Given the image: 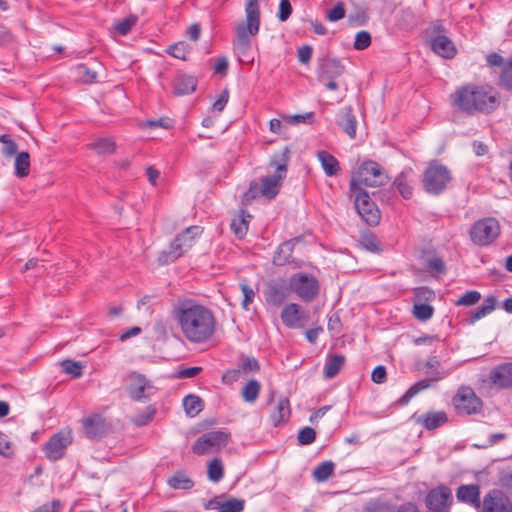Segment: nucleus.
<instances>
[{
    "mask_svg": "<svg viewBox=\"0 0 512 512\" xmlns=\"http://www.w3.org/2000/svg\"><path fill=\"white\" fill-rule=\"evenodd\" d=\"M500 234L499 222L492 217L476 221L470 229V237L478 246H488L493 243Z\"/></svg>",
    "mask_w": 512,
    "mask_h": 512,
    "instance_id": "6",
    "label": "nucleus"
},
{
    "mask_svg": "<svg viewBox=\"0 0 512 512\" xmlns=\"http://www.w3.org/2000/svg\"><path fill=\"white\" fill-rule=\"evenodd\" d=\"M199 226H190L181 234H179L171 243L168 251H163L158 257L160 264H168L175 261L183 255V253L192 247L194 239L201 234Z\"/></svg>",
    "mask_w": 512,
    "mask_h": 512,
    "instance_id": "5",
    "label": "nucleus"
},
{
    "mask_svg": "<svg viewBox=\"0 0 512 512\" xmlns=\"http://www.w3.org/2000/svg\"><path fill=\"white\" fill-rule=\"evenodd\" d=\"M285 175L273 174L262 178L260 193L267 199H273L279 193L281 182Z\"/></svg>",
    "mask_w": 512,
    "mask_h": 512,
    "instance_id": "24",
    "label": "nucleus"
},
{
    "mask_svg": "<svg viewBox=\"0 0 512 512\" xmlns=\"http://www.w3.org/2000/svg\"><path fill=\"white\" fill-rule=\"evenodd\" d=\"M364 512H393V507L387 501L376 498L365 504Z\"/></svg>",
    "mask_w": 512,
    "mask_h": 512,
    "instance_id": "45",
    "label": "nucleus"
},
{
    "mask_svg": "<svg viewBox=\"0 0 512 512\" xmlns=\"http://www.w3.org/2000/svg\"><path fill=\"white\" fill-rule=\"evenodd\" d=\"M454 106L460 111L474 115L491 113L500 105L499 93L488 84H468L455 91Z\"/></svg>",
    "mask_w": 512,
    "mask_h": 512,
    "instance_id": "2",
    "label": "nucleus"
},
{
    "mask_svg": "<svg viewBox=\"0 0 512 512\" xmlns=\"http://www.w3.org/2000/svg\"><path fill=\"white\" fill-rule=\"evenodd\" d=\"M280 317L286 327L295 329L303 327L309 315L299 304L289 303L283 307Z\"/></svg>",
    "mask_w": 512,
    "mask_h": 512,
    "instance_id": "15",
    "label": "nucleus"
},
{
    "mask_svg": "<svg viewBox=\"0 0 512 512\" xmlns=\"http://www.w3.org/2000/svg\"><path fill=\"white\" fill-rule=\"evenodd\" d=\"M444 25L437 21L431 27L426 29V43L430 49L443 58H448V38L444 35Z\"/></svg>",
    "mask_w": 512,
    "mask_h": 512,
    "instance_id": "12",
    "label": "nucleus"
},
{
    "mask_svg": "<svg viewBox=\"0 0 512 512\" xmlns=\"http://www.w3.org/2000/svg\"><path fill=\"white\" fill-rule=\"evenodd\" d=\"M290 416L289 401L282 398L278 401L275 410L271 414V419L275 426L285 422Z\"/></svg>",
    "mask_w": 512,
    "mask_h": 512,
    "instance_id": "35",
    "label": "nucleus"
},
{
    "mask_svg": "<svg viewBox=\"0 0 512 512\" xmlns=\"http://www.w3.org/2000/svg\"><path fill=\"white\" fill-rule=\"evenodd\" d=\"M239 286L243 294L242 307L243 309L248 310L249 305L252 304L254 301L255 291L245 279L239 282Z\"/></svg>",
    "mask_w": 512,
    "mask_h": 512,
    "instance_id": "48",
    "label": "nucleus"
},
{
    "mask_svg": "<svg viewBox=\"0 0 512 512\" xmlns=\"http://www.w3.org/2000/svg\"><path fill=\"white\" fill-rule=\"evenodd\" d=\"M360 187H379L388 182V175L375 161H365L359 167L357 176L353 178Z\"/></svg>",
    "mask_w": 512,
    "mask_h": 512,
    "instance_id": "10",
    "label": "nucleus"
},
{
    "mask_svg": "<svg viewBox=\"0 0 512 512\" xmlns=\"http://www.w3.org/2000/svg\"><path fill=\"white\" fill-rule=\"evenodd\" d=\"M427 268L431 272L444 273L445 272V263L441 258L434 256V257L428 259Z\"/></svg>",
    "mask_w": 512,
    "mask_h": 512,
    "instance_id": "60",
    "label": "nucleus"
},
{
    "mask_svg": "<svg viewBox=\"0 0 512 512\" xmlns=\"http://www.w3.org/2000/svg\"><path fill=\"white\" fill-rule=\"evenodd\" d=\"M246 20L236 25L235 49L245 55L251 47L250 36L258 34L260 29L259 0H245Z\"/></svg>",
    "mask_w": 512,
    "mask_h": 512,
    "instance_id": "3",
    "label": "nucleus"
},
{
    "mask_svg": "<svg viewBox=\"0 0 512 512\" xmlns=\"http://www.w3.org/2000/svg\"><path fill=\"white\" fill-rule=\"evenodd\" d=\"M345 6L343 2H338L332 9L327 12V19L336 22L345 17Z\"/></svg>",
    "mask_w": 512,
    "mask_h": 512,
    "instance_id": "58",
    "label": "nucleus"
},
{
    "mask_svg": "<svg viewBox=\"0 0 512 512\" xmlns=\"http://www.w3.org/2000/svg\"><path fill=\"white\" fill-rule=\"evenodd\" d=\"M448 181L446 166L437 161H431L423 173L422 183L424 190L429 194H439L444 191Z\"/></svg>",
    "mask_w": 512,
    "mask_h": 512,
    "instance_id": "7",
    "label": "nucleus"
},
{
    "mask_svg": "<svg viewBox=\"0 0 512 512\" xmlns=\"http://www.w3.org/2000/svg\"><path fill=\"white\" fill-rule=\"evenodd\" d=\"M349 188L351 196L354 197V205L359 216L370 226L378 225L381 213L369 194L354 179L351 180Z\"/></svg>",
    "mask_w": 512,
    "mask_h": 512,
    "instance_id": "4",
    "label": "nucleus"
},
{
    "mask_svg": "<svg viewBox=\"0 0 512 512\" xmlns=\"http://www.w3.org/2000/svg\"><path fill=\"white\" fill-rule=\"evenodd\" d=\"M495 305H496L495 297L488 296L487 298H485V300L481 306H479L476 310L470 312L467 322L469 324H474L476 321L484 318L485 316L490 314L495 309Z\"/></svg>",
    "mask_w": 512,
    "mask_h": 512,
    "instance_id": "31",
    "label": "nucleus"
},
{
    "mask_svg": "<svg viewBox=\"0 0 512 512\" xmlns=\"http://www.w3.org/2000/svg\"><path fill=\"white\" fill-rule=\"evenodd\" d=\"M345 67L337 59L327 61L323 66L321 77L324 79H336L344 73Z\"/></svg>",
    "mask_w": 512,
    "mask_h": 512,
    "instance_id": "36",
    "label": "nucleus"
},
{
    "mask_svg": "<svg viewBox=\"0 0 512 512\" xmlns=\"http://www.w3.org/2000/svg\"><path fill=\"white\" fill-rule=\"evenodd\" d=\"M241 374L242 371L239 367L236 369L228 370L223 374L222 381L225 384H232L240 379Z\"/></svg>",
    "mask_w": 512,
    "mask_h": 512,
    "instance_id": "63",
    "label": "nucleus"
},
{
    "mask_svg": "<svg viewBox=\"0 0 512 512\" xmlns=\"http://www.w3.org/2000/svg\"><path fill=\"white\" fill-rule=\"evenodd\" d=\"M260 390H261L260 383L255 379H251L243 387L241 396L245 402L253 403L258 398V396L260 394Z\"/></svg>",
    "mask_w": 512,
    "mask_h": 512,
    "instance_id": "38",
    "label": "nucleus"
},
{
    "mask_svg": "<svg viewBox=\"0 0 512 512\" xmlns=\"http://www.w3.org/2000/svg\"><path fill=\"white\" fill-rule=\"evenodd\" d=\"M85 435L90 438H101L108 431L105 419L99 414L90 415L82 420Z\"/></svg>",
    "mask_w": 512,
    "mask_h": 512,
    "instance_id": "20",
    "label": "nucleus"
},
{
    "mask_svg": "<svg viewBox=\"0 0 512 512\" xmlns=\"http://www.w3.org/2000/svg\"><path fill=\"white\" fill-rule=\"evenodd\" d=\"M90 147L99 155H110L114 153L116 145L111 138H99Z\"/></svg>",
    "mask_w": 512,
    "mask_h": 512,
    "instance_id": "41",
    "label": "nucleus"
},
{
    "mask_svg": "<svg viewBox=\"0 0 512 512\" xmlns=\"http://www.w3.org/2000/svg\"><path fill=\"white\" fill-rule=\"evenodd\" d=\"M296 241L297 239H291L279 245L273 256L274 265L293 264L294 267H301V261H296L292 256Z\"/></svg>",
    "mask_w": 512,
    "mask_h": 512,
    "instance_id": "21",
    "label": "nucleus"
},
{
    "mask_svg": "<svg viewBox=\"0 0 512 512\" xmlns=\"http://www.w3.org/2000/svg\"><path fill=\"white\" fill-rule=\"evenodd\" d=\"M447 420L448 417L444 411L428 412L416 418V422L427 430H434L444 425Z\"/></svg>",
    "mask_w": 512,
    "mask_h": 512,
    "instance_id": "25",
    "label": "nucleus"
},
{
    "mask_svg": "<svg viewBox=\"0 0 512 512\" xmlns=\"http://www.w3.org/2000/svg\"><path fill=\"white\" fill-rule=\"evenodd\" d=\"M290 292V283L286 284L285 281L272 283L266 290V301L278 307L289 297Z\"/></svg>",
    "mask_w": 512,
    "mask_h": 512,
    "instance_id": "22",
    "label": "nucleus"
},
{
    "mask_svg": "<svg viewBox=\"0 0 512 512\" xmlns=\"http://www.w3.org/2000/svg\"><path fill=\"white\" fill-rule=\"evenodd\" d=\"M317 157L327 176L333 177L338 175V173L340 172V164L339 161L332 154L322 150L317 153Z\"/></svg>",
    "mask_w": 512,
    "mask_h": 512,
    "instance_id": "29",
    "label": "nucleus"
},
{
    "mask_svg": "<svg viewBox=\"0 0 512 512\" xmlns=\"http://www.w3.org/2000/svg\"><path fill=\"white\" fill-rule=\"evenodd\" d=\"M147 126L150 128H164L170 129L173 127V121L168 117H162L157 120H150L147 122Z\"/></svg>",
    "mask_w": 512,
    "mask_h": 512,
    "instance_id": "64",
    "label": "nucleus"
},
{
    "mask_svg": "<svg viewBox=\"0 0 512 512\" xmlns=\"http://www.w3.org/2000/svg\"><path fill=\"white\" fill-rule=\"evenodd\" d=\"M481 299V294L478 291H467L461 297L454 301L456 306H472Z\"/></svg>",
    "mask_w": 512,
    "mask_h": 512,
    "instance_id": "52",
    "label": "nucleus"
},
{
    "mask_svg": "<svg viewBox=\"0 0 512 512\" xmlns=\"http://www.w3.org/2000/svg\"><path fill=\"white\" fill-rule=\"evenodd\" d=\"M183 337L192 344H202L212 338L216 331L213 311L192 298L178 299L171 309Z\"/></svg>",
    "mask_w": 512,
    "mask_h": 512,
    "instance_id": "1",
    "label": "nucleus"
},
{
    "mask_svg": "<svg viewBox=\"0 0 512 512\" xmlns=\"http://www.w3.org/2000/svg\"><path fill=\"white\" fill-rule=\"evenodd\" d=\"M72 443L70 431H59L44 444L43 450L50 461L61 459L67 447Z\"/></svg>",
    "mask_w": 512,
    "mask_h": 512,
    "instance_id": "13",
    "label": "nucleus"
},
{
    "mask_svg": "<svg viewBox=\"0 0 512 512\" xmlns=\"http://www.w3.org/2000/svg\"><path fill=\"white\" fill-rule=\"evenodd\" d=\"M245 501L243 499L230 498L222 501L220 512H242L244 510Z\"/></svg>",
    "mask_w": 512,
    "mask_h": 512,
    "instance_id": "53",
    "label": "nucleus"
},
{
    "mask_svg": "<svg viewBox=\"0 0 512 512\" xmlns=\"http://www.w3.org/2000/svg\"><path fill=\"white\" fill-rule=\"evenodd\" d=\"M297 439L301 445H310L316 439V432L311 427H304L299 431Z\"/></svg>",
    "mask_w": 512,
    "mask_h": 512,
    "instance_id": "56",
    "label": "nucleus"
},
{
    "mask_svg": "<svg viewBox=\"0 0 512 512\" xmlns=\"http://www.w3.org/2000/svg\"><path fill=\"white\" fill-rule=\"evenodd\" d=\"M289 282L291 291L305 302L312 301L319 293V281L312 274L304 272L293 274Z\"/></svg>",
    "mask_w": 512,
    "mask_h": 512,
    "instance_id": "8",
    "label": "nucleus"
},
{
    "mask_svg": "<svg viewBox=\"0 0 512 512\" xmlns=\"http://www.w3.org/2000/svg\"><path fill=\"white\" fill-rule=\"evenodd\" d=\"M454 406L458 414L471 415L477 413L481 407V400L469 387H462L453 398Z\"/></svg>",
    "mask_w": 512,
    "mask_h": 512,
    "instance_id": "14",
    "label": "nucleus"
},
{
    "mask_svg": "<svg viewBox=\"0 0 512 512\" xmlns=\"http://www.w3.org/2000/svg\"><path fill=\"white\" fill-rule=\"evenodd\" d=\"M486 62L491 68H498L497 86L505 91H512V56L505 60L496 52L489 53L486 56ZM496 73V71H494Z\"/></svg>",
    "mask_w": 512,
    "mask_h": 512,
    "instance_id": "11",
    "label": "nucleus"
},
{
    "mask_svg": "<svg viewBox=\"0 0 512 512\" xmlns=\"http://www.w3.org/2000/svg\"><path fill=\"white\" fill-rule=\"evenodd\" d=\"M183 406L187 415L193 417L202 411L203 401L200 397L190 394L184 397Z\"/></svg>",
    "mask_w": 512,
    "mask_h": 512,
    "instance_id": "39",
    "label": "nucleus"
},
{
    "mask_svg": "<svg viewBox=\"0 0 512 512\" xmlns=\"http://www.w3.org/2000/svg\"><path fill=\"white\" fill-rule=\"evenodd\" d=\"M334 468L332 461H324L315 467L313 477L317 482H324L333 474Z\"/></svg>",
    "mask_w": 512,
    "mask_h": 512,
    "instance_id": "42",
    "label": "nucleus"
},
{
    "mask_svg": "<svg viewBox=\"0 0 512 512\" xmlns=\"http://www.w3.org/2000/svg\"><path fill=\"white\" fill-rule=\"evenodd\" d=\"M230 434L225 430L210 431L202 434L193 444L192 452L202 456L218 451L229 442Z\"/></svg>",
    "mask_w": 512,
    "mask_h": 512,
    "instance_id": "9",
    "label": "nucleus"
},
{
    "mask_svg": "<svg viewBox=\"0 0 512 512\" xmlns=\"http://www.w3.org/2000/svg\"><path fill=\"white\" fill-rule=\"evenodd\" d=\"M371 379L374 383L382 384L387 379L386 368L383 365H379L372 371Z\"/></svg>",
    "mask_w": 512,
    "mask_h": 512,
    "instance_id": "61",
    "label": "nucleus"
},
{
    "mask_svg": "<svg viewBox=\"0 0 512 512\" xmlns=\"http://www.w3.org/2000/svg\"><path fill=\"white\" fill-rule=\"evenodd\" d=\"M290 160V149L285 147L278 153H275L270 160V166L275 167V174L285 175L287 171V165Z\"/></svg>",
    "mask_w": 512,
    "mask_h": 512,
    "instance_id": "33",
    "label": "nucleus"
},
{
    "mask_svg": "<svg viewBox=\"0 0 512 512\" xmlns=\"http://www.w3.org/2000/svg\"><path fill=\"white\" fill-rule=\"evenodd\" d=\"M208 478L213 482H219L224 476V469L220 459L215 458L208 464Z\"/></svg>",
    "mask_w": 512,
    "mask_h": 512,
    "instance_id": "46",
    "label": "nucleus"
},
{
    "mask_svg": "<svg viewBox=\"0 0 512 512\" xmlns=\"http://www.w3.org/2000/svg\"><path fill=\"white\" fill-rule=\"evenodd\" d=\"M77 77L85 83H93L97 79V73L86 64H79L75 67Z\"/></svg>",
    "mask_w": 512,
    "mask_h": 512,
    "instance_id": "49",
    "label": "nucleus"
},
{
    "mask_svg": "<svg viewBox=\"0 0 512 512\" xmlns=\"http://www.w3.org/2000/svg\"><path fill=\"white\" fill-rule=\"evenodd\" d=\"M190 51L191 46L185 41L174 43L170 45L166 50L169 55L180 60H186Z\"/></svg>",
    "mask_w": 512,
    "mask_h": 512,
    "instance_id": "44",
    "label": "nucleus"
},
{
    "mask_svg": "<svg viewBox=\"0 0 512 512\" xmlns=\"http://www.w3.org/2000/svg\"><path fill=\"white\" fill-rule=\"evenodd\" d=\"M156 414V408L153 405L145 407L143 410L138 411L132 418L134 425L142 427L151 422Z\"/></svg>",
    "mask_w": 512,
    "mask_h": 512,
    "instance_id": "43",
    "label": "nucleus"
},
{
    "mask_svg": "<svg viewBox=\"0 0 512 512\" xmlns=\"http://www.w3.org/2000/svg\"><path fill=\"white\" fill-rule=\"evenodd\" d=\"M425 504L428 512H448V488L439 486L429 491Z\"/></svg>",
    "mask_w": 512,
    "mask_h": 512,
    "instance_id": "18",
    "label": "nucleus"
},
{
    "mask_svg": "<svg viewBox=\"0 0 512 512\" xmlns=\"http://www.w3.org/2000/svg\"><path fill=\"white\" fill-rule=\"evenodd\" d=\"M482 512H512V504L501 492L493 490L485 495Z\"/></svg>",
    "mask_w": 512,
    "mask_h": 512,
    "instance_id": "19",
    "label": "nucleus"
},
{
    "mask_svg": "<svg viewBox=\"0 0 512 512\" xmlns=\"http://www.w3.org/2000/svg\"><path fill=\"white\" fill-rule=\"evenodd\" d=\"M251 218L252 216L244 210H241L240 213L233 218L230 226L238 239H243L246 236L249 227V220Z\"/></svg>",
    "mask_w": 512,
    "mask_h": 512,
    "instance_id": "30",
    "label": "nucleus"
},
{
    "mask_svg": "<svg viewBox=\"0 0 512 512\" xmlns=\"http://www.w3.org/2000/svg\"><path fill=\"white\" fill-rule=\"evenodd\" d=\"M175 490H190L194 487V481L184 471H176L167 481Z\"/></svg>",
    "mask_w": 512,
    "mask_h": 512,
    "instance_id": "32",
    "label": "nucleus"
},
{
    "mask_svg": "<svg viewBox=\"0 0 512 512\" xmlns=\"http://www.w3.org/2000/svg\"><path fill=\"white\" fill-rule=\"evenodd\" d=\"M197 80L195 77L190 75L178 76L173 84V91L175 95L182 96L187 95L195 91Z\"/></svg>",
    "mask_w": 512,
    "mask_h": 512,
    "instance_id": "28",
    "label": "nucleus"
},
{
    "mask_svg": "<svg viewBox=\"0 0 512 512\" xmlns=\"http://www.w3.org/2000/svg\"><path fill=\"white\" fill-rule=\"evenodd\" d=\"M431 385L430 379H422L414 383L399 399V403L402 405L407 404L413 397H415L421 391L427 389Z\"/></svg>",
    "mask_w": 512,
    "mask_h": 512,
    "instance_id": "37",
    "label": "nucleus"
},
{
    "mask_svg": "<svg viewBox=\"0 0 512 512\" xmlns=\"http://www.w3.org/2000/svg\"><path fill=\"white\" fill-rule=\"evenodd\" d=\"M337 124L351 139L356 137L357 119L351 106L340 109Z\"/></svg>",
    "mask_w": 512,
    "mask_h": 512,
    "instance_id": "23",
    "label": "nucleus"
},
{
    "mask_svg": "<svg viewBox=\"0 0 512 512\" xmlns=\"http://www.w3.org/2000/svg\"><path fill=\"white\" fill-rule=\"evenodd\" d=\"M345 363V357L340 354H335L329 357L324 366V375L327 379L334 378Z\"/></svg>",
    "mask_w": 512,
    "mask_h": 512,
    "instance_id": "34",
    "label": "nucleus"
},
{
    "mask_svg": "<svg viewBox=\"0 0 512 512\" xmlns=\"http://www.w3.org/2000/svg\"><path fill=\"white\" fill-rule=\"evenodd\" d=\"M361 245L370 252H379L381 250L380 241L372 233L364 234L362 236Z\"/></svg>",
    "mask_w": 512,
    "mask_h": 512,
    "instance_id": "55",
    "label": "nucleus"
},
{
    "mask_svg": "<svg viewBox=\"0 0 512 512\" xmlns=\"http://www.w3.org/2000/svg\"><path fill=\"white\" fill-rule=\"evenodd\" d=\"M156 389L142 374H132L128 388L130 397L135 401H141L155 393Z\"/></svg>",
    "mask_w": 512,
    "mask_h": 512,
    "instance_id": "17",
    "label": "nucleus"
},
{
    "mask_svg": "<svg viewBox=\"0 0 512 512\" xmlns=\"http://www.w3.org/2000/svg\"><path fill=\"white\" fill-rule=\"evenodd\" d=\"M137 23V16L130 15L115 24V30L120 35H127Z\"/></svg>",
    "mask_w": 512,
    "mask_h": 512,
    "instance_id": "54",
    "label": "nucleus"
},
{
    "mask_svg": "<svg viewBox=\"0 0 512 512\" xmlns=\"http://www.w3.org/2000/svg\"><path fill=\"white\" fill-rule=\"evenodd\" d=\"M457 499L461 502L472 504L474 507H480V491L476 485H462L456 493Z\"/></svg>",
    "mask_w": 512,
    "mask_h": 512,
    "instance_id": "26",
    "label": "nucleus"
},
{
    "mask_svg": "<svg viewBox=\"0 0 512 512\" xmlns=\"http://www.w3.org/2000/svg\"><path fill=\"white\" fill-rule=\"evenodd\" d=\"M413 174L412 169L402 171L394 180V187L399 191L404 199H410L413 195L412 180L410 175Z\"/></svg>",
    "mask_w": 512,
    "mask_h": 512,
    "instance_id": "27",
    "label": "nucleus"
},
{
    "mask_svg": "<svg viewBox=\"0 0 512 512\" xmlns=\"http://www.w3.org/2000/svg\"><path fill=\"white\" fill-rule=\"evenodd\" d=\"M292 14V6L289 0H280L278 19L281 22H285Z\"/></svg>",
    "mask_w": 512,
    "mask_h": 512,
    "instance_id": "59",
    "label": "nucleus"
},
{
    "mask_svg": "<svg viewBox=\"0 0 512 512\" xmlns=\"http://www.w3.org/2000/svg\"><path fill=\"white\" fill-rule=\"evenodd\" d=\"M15 174L18 177H26L30 171V156L28 152H20L15 158Z\"/></svg>",
    "mask_w": 512,
    "mask_h": 512,
    "instance_id": "40",
    "label": "nucleus"
},
{
    "mask_svg": "<svg viewBox=\"0 0 512 512\" xmlns=\"http://www.w3.org/2000/svg\"><path fill=\"white\" fill-rule=\"evenodd\" d=\"M61 505L62 504H61L60 500L54 499L49 503H45V504L39 506L32 512H59Z\"/></svg>",
    "mask_w": 512,
    "mask_h": 512,
    "instance_id": "62",
    "label": "nucleus"
},
{
    "mask_svg": "<svg viewBox=\"0 0 512 512\" xmlns=\"http://www.w3.org/2000/svg\"><path fill=\"white\" fill-rule=\"evenodd\" d=\"M61 367L66 374L73 378H79L83 374V366L80 362L66 359L61 362Z\"/></svg>",
    "mask_w": 512,
    "mask_h": 512,
    "instance_id": "47",
    "label": "nucleus"
},
{
    "mask_svg": "<svg viewBox=\"0 0 512 512\" xmlns=\"http://www.w3.org/2000/svg\"><path fill=\"white\" fill-rule=\"evenodd\" d=\"M434 309L431 305L425 303H415L413 306V315L421 321H426L433 316Z\"/></svg>",
    "mask_w": 512,
    "mask_h": 512,
    "instance_id": "51",
    "label": "nucleus"
},
{
    "mask_svg": "<svg viewBox=\"0 0 512 512\" xmlns=\"http://www.w3.org/2000/svg\"><path fill=\"white\" fill-rule=\"evenodd\" d=\"M238 366L244 374L255 373L260 370V364L254 357L242 356Z\"/></svg>",
    "mask_w": 512,
    "mask_h": 512,
    "instance_id": "50",
    "label": "nucleus"
},
{
    "mask_svg": "<svg viewBox=\"0 0 512 512\" xmlns=\"http://www.w3.org/2000/svg\"><path fill=\"white\" fill-rule=\"evenodd\" d=\"M490 384L498 389H512V362L493 367L488 375Z\"/></svg>",
    "mask_w": 512,
    "mask_h": 512,
    "instance_id": "16",
    "label": "nucleus"
},
{
    "mask_svg": "<svg viewBox=\"0 0 512 512\" xmlns=\"http://www.w3.org/2000/svg\"><path fill=\"white\" fill-rule=\"evenodd\" d=\"M371 44V35L367 31H360L356 34L353 47L356 50H364Z\"/></svg>",
    "mask_w": 512,
    "mask_h": 512,
    "instance_id": "57",
    "label": "nucleus"
}]
</instances>
